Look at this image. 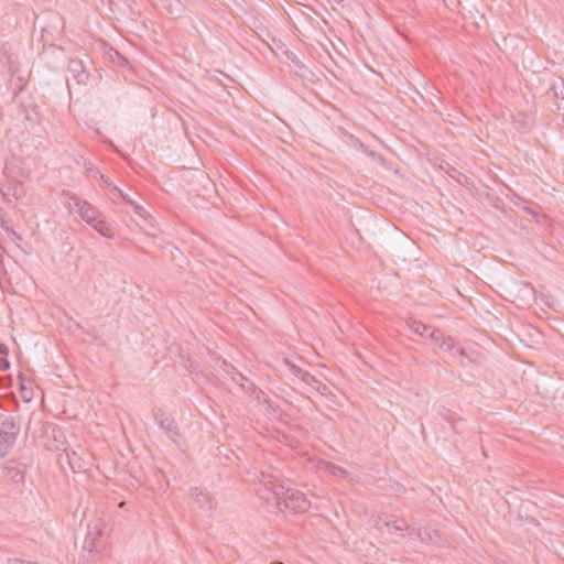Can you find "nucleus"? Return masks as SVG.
Returning a JSON list of instances; mask_svg holds the SVG:
<instances>
[{"mask_svg":"<svg viewBox=\"0 0 564 564\" xmlns=\"http://www.w3.org/2000/svg\"><path fill=\"white\" fill-rule=\"evenodd\" d=\"M409 327L412 332L423 337H430L435 344L438 345L441 350L447 351L455 358L462 366H467L470 362L478 360V354L467 351L465 348L456 345L451 337H443V335L433 327L425 325L421 319H409Z\"/></svg>","mask_w":564,"mask_h":564,"instance_id":"nucleus-1","label":"nucleus"},{"mask_svg":"<svg viewBox=\"0 0 564 564\" xmlns=\"http://www.w3.org/2000/svg\"><path fill=\"white\" fill-rule=\"evenodd\" d=\"M271 489L279 506L283 503L285 508L291 509L294 512H305L311 507V502L300 490L290 488L284 490L283 486H273Z\"/></svg>","mask_w":564,"mask_h":564,"instance_id":"nucleus-2","label":"nucleus"},{"mask_svg":"<svg viewBox=\"0 0 564 564\" xmlns=\"http://www.w3.org/2000/svg\"><path fill=\"white\" fill-rule=\"evenodd\" d=\"M20 432V421L15 415H4L0 422V453L6 455L15 443Z\"/></svg>","mask_w":564,"mask_h":564,"instance_id":"nucleus-3","label":"nucleus"},{"mask_svg":"<svg viewBox=\"0 0 564 564\" xmlns=\"http://www.w3.org/2000/svg\"><path fill=\"white\" fill-rule=\"evenodd\" d=\"M104 534V523L100 520H96L88 525V533L84 541L83 549L84 551L90 554L91 561L95 560V553H98L101 549L99 543V539Z\"/></svg>","mask_w":564,"mask_h":564,"instance_id":"nucleus-4","label":"nucleus"},{"mask_svg":"<svg viewBox=\"0 0 564 564\" xmlns=\"http://www.w3.org/2000/svg\"><path fill=\"white\" fill-rule=\"evenodd\" d=\"M69 199L70 204H73L74 209L80 215L82 219L87 225L90 226L101 216V213L87 200L80 199L76 195L70 196Z\"/></svg>","mask_w":564,"mask_h":564,"instance_id":"nucleus-5","label":"nucleus"},{"mask_svg":"<svg viewBox=\"0 0 564 564\" xmlns=\"http://www.w3.org/2000/svg\"><path fill=\"white\" fill-rule=\"evenodd\" d=\"M191 498L193 500V509H198L203 512L212 511L216 506L214 499L198 488L192 489Z\"/></svg>","mask_w":564,"mask_h":564,"instance_id":"nucleus-6","label":"nucleus"},{"mask_svg":"<svg viewBox=\"0 0 564 564\" xmlns=\"http://www.w3.org/2000/svg\"><path fill=\"white\" fill-rule=\"evenodd\" d=\"M377 527L380 531L389 534H401L404 530L409 529L405 520H390L388 517H380L377 521Z\"/></svg>","mask_w":564,"mask_h":564,"instance_id":"nucleus-7","label":"nucleus"},{"mask_svg":"<svg viewBox=\"0 0 564 564\" xmlns=\"http://www.w3.org/2000/svg\"><path fill=\"white\" fill-rule=\"evenodd\" d=\"M68 73L72 75V78L78 85H86L89 79V73L86 70L83 61L78 58L69 59L67 66Z\"/></svg>","mask_w":564,"mask_h":564,"instance_id":"nucleus-8","label":"nucleus"},{"mask_svg":"<svg viewBox=\"0 0 564 564\" xmlns=\"http://www.w3.org/2000/svg\"><path fill=\"white\" fill-rule=\"evenodd\" d=\"M64 459L67 462V464L69 465L70 469L74 473H79V471L85 470L84 458L76 451H74V449H72V451L65 449L64 454H62L59 456V462L63 463Z\"/></svg>","mask_w":564,"mask_h":564,"instance_id":"nucleus-9","label":"nucleus"},{"mask_svg":"<svg viewBox=\"0 0 564 564\" xmlns=\"http://www.w3.org/2000/svg\"><path fill=\"white\" fill-rule=\"evenodd\" d=\"M101 236L112 239L113 232L111 225L101 216L90 225Z\"/></svg>","mask_w":564,"mask_h":564,"instance_id":"nucleus-10","label":"nucleus"},{"mask_svg":"<svg viewBox=\"0 0 564 564\" xmlns=\"http://www.w3.org/2000/svg\"><path fill=\"white\" fill-rule=\"evenodd\" d=\"M319 468L334 477L346 478L348 476V473L345 469L329 462H322Z\"/></svg>","mask_w":564,"mask_h":564,"instance_id":"nucleus-11","label":"nucleus"},{"mask_svg":"<svg viewBox=\"0 0 564 564\" xmlns=\"http://www.w3.org/2000/svg\"><path fill=\"white\" fill-rule=\"evenodd\" d=\"M411 535H415L417 539H420L422 542H436L434 540V536L437 535V532L436 531H431L429 529H417V530H412L410 532Z\"/></svg>","mask_w":564,"mask_h":564,"instance_id":"nucleus-12","label":"nucleus"},{"mask_svg":"<svg viewBox=\"0 0 564 564\" xmlns=\"http://www.w3.org/2000/svg\"><path fill=\"white\" fill-rule=\"evenodd\" d=\"M160 425L167 432L171 438H173V436L176 435L175 424L173 420H170L169 417L162 419L160 421Z\"/></svg>","mask_w":564,"mask_h":564,"instance_id":"nucleus-13","label":"nucleus"},{"mask_svg":"<svg viewBox=\"0 0 564 564\" xmlns=\"http://www.w3.org/2000/svg\"><path fill=\"white\" fill-rule=\"evenodd\" d=\"M285 362H286V365L291 368V370L294 372V375H296V376H301V375H302V379H303L304 381H307V380L311 378V377L308 376V373H306V372H302V370H301L299 367H296L295 365H293V364H291V362H289V361H285Z\"/></svg>","mask_w":564,"mask_h":564,"instance_id":"nucleus-14","label":"nucleus"},{"mask_svg":"<svg viewBox=\"0 0 564 564\" xmlns=\"http://www.w3.org/2000/svg\"><path fill=\"white\" fill-rule=\"evenodd\" d=\"M131 206L133 208L134 214H137L138 216H140L142 218H145L148 216V212L142 206H140L137 202H133V204H131Z\"/></svg>","mask_w":564,"mask_h":564,"instance_id":"nucleus-15","label":"nucleus"},{"mask_svg":"<svg viewBox=\"0 0 564 564\" xmlns=\"http://www.w3.org/2000/svg\"><path fill=\"white\" fill-rule=\"evenodd\" d=\"M274 479H275V476H272V475L265 476V474L263 471L261 473L260 481L264 482L265 485L272 484Z\"/></svg>","mask_w":564,"mask_h":564,"instance_id":"nucleus-16","label":"nucleus"},{"mask_svg":"<svg viewBox=\"0 0 564 564\" xmlns=\"http://www.w3.org/2000/svg\"><path fill=\"white\" fill-rule=\"evenodd\" d=\"M98 177L102 181V183H104V185H105V186H107V187H112V186H113V185H112V182L110 181V178H109V177H107V176H105V175H102V174H99V176H98Z\"/></svg>","mask_w":564,"mask_h":564,"instance_id":"nucleus-17","label":"nucleus"},{"mask_svg":"<svg viewBox=\"0 0 564 564\" xmlns=\"http://www.w3.org/2000/svg\"><path fill=\"white\" fill-rule=\"evenodd\" d=\"M87 172H88L91 176H94V177H98V176H99V174H101L98 170L93 169V167L87 169Z\"/></svg>","mask_w":564,"mask_h":564,"instance_id":"nucleus-18","label":"nucleus"},{"mask_svg":"<svg viewBox=\"0 0 564 564\" xmlns=\"http://www.w3.org/2000/svg\"><path fill=\"white\" fill-rule=\"evenodd\" d=\"M111 192L118 196H121L123 194V192L116 185L111 187Z\"/></svg>","mask_w":564,"mask_h":564,"instance_id":"nucleus-19","label":"nucleus"},{"mask_svg":"<svg viewBox=\"0 0 564 564\" xmlns=\"http://www.w3.org/2000/svg\"><path fill=\"white\" fill-rule=\"evenodd\" d=\"M120 197H121V198H122L127 204H129V205L133 204V202H134L132 198H130V197H129L127 194H124V193H123Z\"/></svg>","mask_w":564,"mask_h":564,"instance_id":"nucleus-20","label":"nucleus"},{"mask_svg":"<svg viewBox=\"0 0 564 564\" xmlns=\"http://www.w3.org/2000/svg\"><path fill=\"white\" fill-rule=\"evenodd\" d=\"M13 195H14L15 197H19V196L21 195V193H19V192H18V188H15V189H14Z\"/></svg>","mask_w":564,"mask_h":564,"instance_id":"nucleus-21","label":"nucleus"},{"mask_svg":"<svg viewBox=\"0 0 564 564\" xmlns=\"http://www.w3.org/2000/svg\"><path fill=\"white\" fill-rule=\"evenodd\" d=\"M337 2H340L341 0H336Z\"/></svg>","mask_w":564,"mask_h":564,"instance_id":"nucleus-22","label":"nucleus"}]
</instances>
